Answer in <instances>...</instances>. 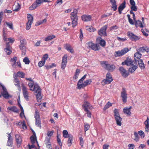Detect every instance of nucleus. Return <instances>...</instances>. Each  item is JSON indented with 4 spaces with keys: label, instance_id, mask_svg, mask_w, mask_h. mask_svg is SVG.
I'll return each mask as SVG.
<instances>
[{
    "label": "nucleus",
    "instance_id": "nucleus-1",
    "mask_svg": "<svg viewBox=\"0 0 149 149\" xmlns=\"http://www.w3.org/2000/svg\"><path fill=\"white\" fill-rule=\"evenodd\" d=\"M28 86L30 88V90L34 91L36 93L35 95L37 100H40L42 98L41 91L40 88L38 84L37 83H34L33 81V82H29L28 84Z\"/></svg>",
    "mask_w": 149,
    "mask_h": 149
},
{
    "label": "nucleus",
    "instance_id": "nucleus-2",
    "mask_svg": "<svg viewBox=\"0 0 149 149\" xmlns=\"http://www.w3.org/2000/svg\"><path fill=\"white\" fill-rule=\"evenodd\" d=\"M102 66L105 69L111 71H113L115 69V66L114 65H110L108 63L107 61H103L101 63Z\"/></svg>",
    "mask_w": 149,
    "mask_h": 149
},
{
    "label": "nucleus",
    "instance_id": "nucleus-3",
    "mask_svg": "<svg viewBox=\"0 0 149 149\" xmlns=\"http://www.w3.org/2000/svg\"><path fill=\"white\" fill-rule=\"evenodd\" d=\"M114 116L116 122L117 124L119 126L121 125V121L122 120V118L120 116L119 113V110L116 109H115L114 111Z\"/></svg>",
    "mask_w": 149,
    "mask_h": 149
},
{
    "label": "nucleus",
    "instance_id": "nucleus-4",
    "mask_svg": "<svg viewBox=\"0 0 149 149\" xmlns=\"http://www.w3.org/2000/svg\"><path fill=\"white\" fill-rule=\"evenodd\" d=\"M88 45L87 47L95 51H98L100 49L99 45L98 44H95L92 41H90L86 43Z\"/></svg>",
    "mask_w": 149,
    "mask_h": 149
},
{
    "label": "nucleus",
    "instance_id": "nucleus-5",
    "mask_svg": "<svg viewBox=\"0 0 149 149\" xmlns=\"http://www.w3.org/2000/svg\"><path fill=\"white\" fill-rule=\"evenodd\" d=\"M35 123L36 125L38 127H41V123L39 115V112L38 111V109H36L35 110Z\"/></svg>",
    "mask_w": 149,
    "mask_h": 149
},
{
    "label": "nucleus",
    "instance_id": "nucleus-6",
    "mask_svg": "<svg viewBox=\"0 0 149 149\" xmlns=\"http://www.w3.org/2000/svg\"><path fill=\"white\" fill-rule=\"evenodd\" d=\"M129 51L128 48L125 47L122 49L121 51H116L114 53V56L117 57L123 56Z\"/></svg>",
    "mask_w": 149,
    "mask_h": 149
},
{
    "label": "nucleus",
    "instance_id": "nucleus-7",
    "mask_svg": "<svg viewBox=\"0 0 149 149\" xmlns=\"http://www.w3.org/2000/svg\"><path fill=\"white\" fill-rule=\"evenodd\" d=\"M28 22L26 24V29L28 30L31 27V24L33 20V17L30 14H28Z\"/></svg>",
    "mask_w": 149,
    "mask_h": 149
},
{
    "label": "nucleus",
    "instance_id": "nucleus-8",
    "mask_svg": "<svg viewBox=\"0 0 149 149\" xmlns=\"http://www.w3.org/2000/svg\"><path fill=\"white\" fill-rule=\"evenodd\" d=\"M121 97L122 98L123 102L125 103L127 101V94L126 89L125 88H123L121 93Z\"/></svg>",
    "mask_w": 149,
    "mask_h": 149
},
{
    "label": "nucleus",
    "instance_id": "nucleus-9",
    "mask_svg": "<svg viewBox=\"0 0 149 149\" xmlns=\"http://www.w3.org/2000/svg\"><path fill=\"white\" fill-rule=\"evenodd\" d=\"M107 25H105L102 27L98 31V33L99 35L101 36H107V34L106 31L107 28Z\"/></svg>",
    "mask_w": 149,
    "mask_h": 149
},
{
    "label": "nucleus",
    "instance_id": "nucleus-10",
    "mask_svg": "<svg viewBox=\"0 0 149 149\" xmlns=\"http://www.w3.org/2000/svg\"><path fill=\"white\" fill-rule=\"evenodd\" d=\"M0 86L2 88V89L3 90V91L1 93L2 96L6 99L8 98L9 97V95L7 92L6 89L2 84H0Z\"/></svg>",
    "mask_w": 149,
    "mask_h": 149
},
{
    "label": "nucleus",
    "instance_id": "nucleus-11",
    "mask_svg": "<svg viewBox=\"0 0 149 149\" xmlns=\"http://www.w3.org/2000/svg\"><path fill=\"white\" fill-rule=\"evenodd\" d=\"M119 70L122 76L124 78L127 77L129 75V72L123 67H120Z\"/></svg>",
    "mask_w": 149,
    "mask_h": 149
},
{
    "label": "nucleus",
    "instance_id": "nucleus-12",
    "mask_svg": "<svg viewBox=\"0 0 149 149\" xmlns=\"http://www.w3.org/2000/svg\"><path fill=\"white\" fill-rule=\"evenodd\" d=\"M22 90L24 97L26 100L29 101V93L27 88L24 85H22Z\"/></svg>",
    "mask_w": 149,
    "mask_h": 149
},
{
    "label": "nucleus",
    "instance_id": "nucleus-13",
    "mask_svg": "<svg viewBox=\"0 0 149 149\" xmlns=\"http://www.w3.org/2000/svg\"><path fill=\"white\" fill-rule=\"evenodd\" d=\"M113 80L111 75L109 73H107L106 75V79L103 80V82H104L105 84H110Z\"/></svg>",
    "mask_w": 149,
    "mask_h": 149
},
{
    "label": "nucleus",
    "instance_id": "nucleus-14",
    "mask_svg": "<svg viewBox=\"0 0 149 149\" xmlns=\"http://www.w3.org/2000/svg\"><path fill=\"white\" fill-rule=\"evenodd\" d=\"M128 36L132 41H136L139 40L140 38L138 36H136L133 33L128 32L127 33Z\"/></svg>",
    "mask_w": 149,
    "mask_h": 149
},
{
    "label": "nucleus",
    "instance_id": "nucleus-15",
    "mask_svg": "<svg viewBox=\"0 0 149 149\" xmlns=\"http://www.w3.org/2000/svg\"><path fill=\"white\" fill-rule=\"evenodd\" d=\"M16 141L18 147H20L22 144V139L19 134H16L15 135Z\"/></svg>",
    "mask_w": 149,
    "mask_h": 149
},
{
    "label": "nucleus",
    "instance_id": "nucleus-16",
    "mask_svg": "<svg viewBox=\"0 0 149 149\" xmlns=\"http://www.w3.org/2000/svg\"><path fill=\"white\" fill-rule=\"evenodd\" d=\"M133 63V61L131 58H127V59L124 62H122V65H126L127 66H129L131 65H134Z\"/></svg>",
    "mask_w": 149,
    "mask_h": 149
},
{
    "label": "nucleus",
    "instance_id": "nucleus-17",
    "mask_svg": "<svg viewBox=\"0 0 149 149\" xmlns=\"http://www.w3.org/2000/svg\"><path fill=\"white\" fill-rule=\"evenodd\" d=\"M126 3L125 1L124 0L123 2L119 6L118 10L120 14L122 13V11L126 7Z\"/></svg>",
    "mask_w": 149,
    "mask_h": 149
},
{
    "label": "nucleus",
    "instance_id": "nucleus-18",
    "mask_svg": "<svg viewBox=\"0 0 149 149\" xmlns=\"http://www.w3.org/2000/svg\"><path fill=\"white\" fill-rule=\"evenodd\" d=\"M8 134V140L7 146H12L13 144V139L10 133Z\"/></svg>",
    "mask_w": 149,
    "mask_h": 149
},
{
    "label": "nucleus",
    "instance_id": "nucleus-19",
    "mask_svg": "<svg viewBox=\"0 0 149 149\" xmlns=\"http://www.w3.org/2000/svg\"><path fill=\"white\" fill-rule=\"evenodd\" d=\"M83 81H79L77 84V88L79 89H81V88H84L86 86V85L84 84V82L83 83Z\"/></svg>",
    "mask_w": 149,
    "mask_h": 149
},
{
    "label": "nucleus",
    "instance_id": "nucleus-20",
    "mask_svg": "<svg viewBox=\"0 0 149 149\" xmlns=\"http://www.w3.org/2000/svg\"><path fill=\"white\" fill-rule=\"evenodd\" d=\"M81 19L83 21L85 22L90 21L91 19V17L90 15H84L81 16Z\"/></svg>",
    "mask_w": 149,
    "mask_h": 149
},
{
    "label": "nucleus",
    "instance_id": "nucleus-21",
    "mask_svg": "<svg viewBox=\"0 0 149 149\" xmlns=\"http://www.w3.org/2000/svg\"><path fill=\"white\" fill-rule=\"evenodd\" d=\"M149 118L148 117L146 120L144 122V124L145 125V132L148 133L149 131Z\"/></svg>",
    "mask_w": 149,
    "mask_h": 149
},
{
    "label": "nucleus",
    "instance_id": "nucleus-22",
    "mask_svg": "<svg viewBox=\"0 0 149 149\" xmlns=\"http://www.w3.org/2000/svg\"><path fill=\"white\" fill-rule=\"evenodd\" d=\"M112 5L111 8L114 11L117 10V5H116V1L115 0H109Z\"/></svg>",
    "mask_w": 149,
    "mask_h": 149
},
{
    "label": "nucleus",
    "instance_id": "nucleus-23",
    "mask_svg": "<svg viewBox=\"0 0 149 149\" xmlns=\"http://www.w3.org/2000/svg\"><path fill=\"white\" fill-rule=\"evenodd\" d=\"M135 27L137 28L138 26L143 28L144 27L143 24V23L140 20H138L135 22Z\"/></svg>",
    "mask_w": 149,
    "mask_h": 149
},
{
    "label": "nucleus",
    "instance_id": "nucleus-24",
    "mask_svg": "<svg viewBox=\"0 0 149 149\" xmlns=\"http://www.w3.org/2000/svg\"><path fill=\"white\" fill-rule=\"evenodd\" d=\"M10 45L9 42H8L6 44V48L4 49V51L6 52L7 54L10 55L12 53V51L10 49Z\"/></svg>",
    "mask_w": 149,
    "mask_h": 149
},
{
    "label": "nucleus",
    "instance_id": "nucleus-25",
    "mask_svg": "<svg viewBox=\"0 0 149 149\" xmlns=\"http://www.w3.org/2000/svg\"><path fill=\"white\" fill-rule=\"evenodd\" d=\"M65 49L71 53H74V49L72 48L70 44H67L65 45Z\"/></svg>",
    "mask_w": 149,
    "mask_h": 149
},
{
    "label": "nucleus",
    "instance_id": "nucleus-26",
    "mask_svg": "<svg viewBox=\"0 0 149 149\" xmlns=\"http://www.w3.org/2000/svg\"><path fill=\"white\" fill-rule=\"evenodd\" d=\"M73 140V136L72 134H70L69 137H68V140L67 141L68 146L70 147L71 146Z\"/></svg>",
    "mask_w": 149,
    "mask_h": 149
},
{
    "label": "nucleus",
    "instance_id": "nucleus-27",
    "mask_svg": "<svg viewBox=\"0 0 149 149\" xmlns=\"http://www.w3.org/2000/svg\"><path fill=\"white\" fill-rule=\"evenodd\" d=\"M132 66H131L129 69V71L131 73H133L138 68V65L136 64L134 65H133Z\"/></svg>",
    "mask_w": 149,
    "mask_h": 149
},
{
    "label": "nucleus",
    "instance_id": "nucleus-28",
    "mask_svg": "<svg viewBox=\"0 0 149 149\" xmlns=\"http://www.w3.org/2000/svg\"><path fill=\"white\" fill-rule=\"evenodd\" d=\"M138 63L139 66L141 69H145L144 64L142 59H139L138 61Z\"/></svg>",
    "mask_w": 149,
    "mask_h": 149
},
{
    "label": "nucleus",
    "instance_id": "nucleus-29",
    "mask_svg": "<svg viewBox=\"0 0 149 149\" xmlns=\"http://www.w3.org/2000/svg\"><path fill=\"white\" fill-rule=\"evenodd\" d=\"M7 109H8L11 111L15 113H19V109L15 106H13L11 107H9Z\"/></svg>",
    "mask_w": 149,
    "mask_h": 149
},
{
    "label": "nucleus",
    "instance_id": "nucleus-30",
    "mask_svg": "<svg viewBox=\"0 0 149 149\" xmlns=\"http://www.w3.org/2000/svg\"><path fill=\"white\" fill-rule=\"evenodd\" d=\"M139 50L143 52H149V48L147 46L142 47H140Z\"/></svg>",
    "mask_w": 149,
    "mask_h": 149
},
{
    "label": "nucleus",
    "instance_id": "nucleus-31",
    "mask_svg": "<svg viewBox=\"0 0 149 149\" xmlns=\"http://www.w3.org/2000/svg\"><path fill=\"white\" fill-rule=\"evenodd\" d=\"M124 113L127 114L128 115L130 116L131 114L130 108H125L123 110Z\"/></svg>",
    "mask_w": 149,
    "mask_h": 149
},
{
    "label": "nucleus",
    "instance_id": "nucleus-32",
    "mask_svg": "<svg viewBox=\"0 0 149 149\" xmlns=\"http://www.w3.org/2000/svg\"><path fill=\"white\" fill-rule=\"evenodd\" d=\"M56 38V36L54 35H52L51 36H49L46 38L45 39V41H47L51 40H52L54 38Z\"/></svg>",
    "mask_w": 149,
    "mask_h": 149
},
{
    "label": "nucleus",
    "instance_id": "nucleus-33",
    "mask_svg": "<svg viewBox=\"0 0 149 149\" xmlns=\"http://www.w3.org/2000/svg\"><path fill=\"white\" fill-rule=\"evenodd\" d=\"M82 106L84 108L85 111L88 109V107L90 106V104L87 102H85Z\"/></svg>",
    "mask_w": 149,
    "mask_h": 149
},
{
    "label": "nucleus",
    "instance_id": "nucleus-34",
    "mask_svg": "<svg viewBox=\"0 0 149 149\" xmlns=\"http://www.w3.org/2000/svg\"><path fill=\"white\" fill-rule=\"evenodd\" d=\"M105 41L102 39V38H100V45L102 47H104L106 45Z\"/></svg>",
    "mask_w": 149,
    "mask_h": 149
},
{
    "label": "nucleus",
    "instance_id": "nucleus-35",
    "mask_svg": "<svg viewBox=\"0 0 149 149\" xmlns=\"http://www.w3.org/2000/svg\"><path fill=\"white\" fill-rule=\"evenodd\" d=\"M137 52L135 53L134 54V58H137L138 59H139L141 56V54L138 52V50L137 49Z\"/></svg>",
    "mask_w": 149,
    "mask_h": 149
},
{
    "label": "nucleus",
    "instance_id": "nucleus-36",
    "mask_svg": "<svg viewBox=\"0 0 149 149\" xmlns=\"http://www.w3.org/2000/svg\"><path fill=\"white\" fill-rule=\"evenodd\" d=\"M112 106V104L109 102H108L104 106L103 110L105 111L107 109L109 108L110 107Z\"/></svg>",
    "mask_w": 149,
    "mask_h": 149
},
{
    "label": "nucleus",
    "instance_id": "nucleus-37",
    "mask_svg": "<svg viewBox=\"0 0 149 149\" xmlns=\"http://www.w3.org/2000/svg\"><path fill=\"white\" fill-rule=\"evenodd\" d=\"M63 136L65 138L69 137L70 134H69L68 131L65 130H63Z\"/></svg>",
    "mask_w": 149,
    "mask_h": 149
},
{
    "label": "nucleus",
    "instance_id": "nucleus-38",
    "mask_svg": "<svg viewBox=\"0 0 149 149\" xmlns=\"http://www.w3.org/2000/svg\"><path fill=\"white\" fill-rule=\"evenodd\" d=\"M38 6L36 3L34 2L33 3L32 5L29 7V9L30 10H33L36 8Z\"/></svg>",
    "mask_w": 149,
    "mask_h": 149
},
{
    "label": "nucleus",
    "instance_id": "nucleus-39",
    "mask_svg": "<svg viewBox=\"0 0 149 149\" xmlns=\"http://www.w3.org/2000/svg\"><path fill=\"white\" fill-rule=\"evenodd\" d=\"M71 18L72 20V21L73 20H77L78 18L77 15H74V14L73 13H71Z\"/></svg>",
    "mask_w": 149,
    "mask_h": 149
},
{
    "label": "nucleus",
    "instance_id": "nucleus-40",
    "mask_svg": "<svg viewBox=\"0 0 149 149\" xmlns=\"http://www.w3.org/2000/svg\"><path fill=\"white\" fill-rule=\"evenodd\" d=\"M17 59V57L16 56H14L11 59L10 61L13 63V64L12 65V66L14 67L16 63V61Z\"/></svg>",
    "mask_w": 149,
    "mask_h": 149
},
{
    "label": "nucleus",
    "instance_id": "nucleus-41",
    "mask_svg": "<svg viewBox=\"0 0 149 149\" xmlns=\"http://www.w3.org/2000/svg\"><path fill=\"white\" fill-rule=\"evenodd\" d=\"M56 65L54 63H53L52 64L50 65H45V67L48 70L49 69L53 67H56Z\"/></svg>",
    "mask_w": 149,
    "mask_h": 149
},
{
    "label": "nucleus",
    "instance_id": "nucleus-42",
    "mask_svg": "<svg viewBox=\"0 0 149 149\" xmlns=\"http://www.w3.org/2000/svg\"><path fill=\"white\" fill-rule=\"evenodd\" d=\"M25 40L24 39H23L20 41L21 44L19 46V47L20 49H22V48L24 49V48L26 47L24 45V42Z\"/></svg>",
    "mask_w": 149,
    "mask_h": 149
},
{
    "label": "nucleus",
    "instance_id": "nucleus-43",
    "mask_svg": "<svg viewBox=\"0 0 149 149\" xmlns=\"http://www.w3.org/2000/svg\"><path fill=\"white\" fill-rule=\"evenodd\" d=\"M30 139L32 144H34L35 143L36 140V135L34 137L33 136H32L30 137Z\"/></svg>",
    "mask_w": 149,
    "mask_h": 149
},
{
    "label": "nucleus",
    "instance_id": "nucleus-44",
    "mask_svg": "<svg viewBox=\"0 0 149 149\" xmlns=\"http://www.w3.org/2000/svg\"><path fill=\"white\" fill-rule=\"evenodd\" d=\"M67 57H68V56H67V54H65L62 57V62L67 63Z\"/></svg>",
    "mask_w": 149,
    "mask_h": 149
},
{
    "label": "nucleus",
    "instance_id": "nucleus-45",
    "mask_svg": "<svg viewBox=\"0 0 149 149\" xmlns=\"http://www.w3.org/2000/svg\"><path fill=\"white\" fill-rule=\"evenodd\" d=\"M17 74L18 76L21 78H24L25 74L22 72L18 71L17 72Z\"/></svg>",
    "mask_w": 149,
    "mask_h": 149
},
{
    "label": "nucleus",
    "instance_id": "nucleus-46",
    "mask_svg": "<svg viewBox=\"0 0 149 149\" xmlns=\"http://www.w3.org/2000/svg\"><path fill=\"white\" fill-rule=\"evenodd\" d=\"M21 8V5L18 3H17V5L15 6V8L14 9V11H17Z\"/></svg>",
    "mask_w": 149,
    "mask_h": 149
},
{
    "label": "nucleus",
    "instance_id": "nucleus-47",
    "mask_svg": "<svg viewBox=\"0 0 149 149\" xmlns=\"http://www.w3.org/2000/svg\"><path fill=\"white\" fill-rule=\"evenodd\" d=\"M23 61L26 64H29L30 62V61L29 58L26 57H25L23 59Z\"/></svg>",
    "mask_w": 149,
    "mask_h": 149
},
{
    "label": "nucleus",
    "instance_id": "nucleus-48",
    "mask_svg": "<svg viewBox=\"0 0 149 149\" xmlns=\"http://www.w3.org/2000/svg\"><path fill=\"white\" fill-rule=\"evenodd\" d=\"M45 61H40L38 64V65L39 67H41L44 65L45 63Z\"/></svg>",
    "mask_w": 149,
    "mask_h": 149
},
{
    "label": "nucleus",
    "instance_id": "nucleus-49",
    "mask_svg": "<svg viewBox=\"0 0 149 149\" xmlns=\"http://www.w3.org/2000/svg\"><path fill=\"white\" fill-rule=\"evenodd\" d=\"M6 24L7 25V26H8L10 29H13V24L12 23H10L7 22H6L4 23V24Z\"/></svg>",
    "mask_w": 149,
    "mask_h": 149
},
{
    "label": "nucleus",
    "instance_id": "nucleus-50",
    "mask_svg": "<svg viewBox=\"0 0 149 149\" xmlns=\"http://www.w3.org/2000/svg\"><path fill=\"white\" fill-rule=\"evenodd\" d=\"M134 135L135 136V138L134 139V140L136 142L138 141L139 138L137 133L136 132H134Z\"/></svg>",
    "mask_w": 149,
    "mask_h": 149
},
{
    "label": "nucleus",
    "instance_id": "nucleus-51",
    "mask_svg": "<svg viewBox=\"0 0 149 149\" xmlns=\"http://www.w3.org/2000/svg\"><path fill=\"white\" fill-rule=\"evenodd\" d=\"M79 139L80 140V144L81 147H82L83 146V144L84 143L83 138L81 137H80L79 138Z\"/></svg>",
    "mask_w": 149,
    "mask_h": 149
},
{
    "label": "nucleus",
    "instance_id": "nucleus-52",
    "mask_svg": "<svg viewBox=\"0 0 149 149\" xmlns=\"http://www.w3.org/2000/svg\"><path fill=\"white\" fill-rule=\"evenodd\" d=\"M138 133L142 138H144V137L145 134L143 131L141 130L139 131H138Z\"/></svg>",
    "mask_w": 149,
    "mask_h": 149
},
{
    "label": "nucleus",
    "instance_id": "nucleus-53",
    "mask_svg": "<svg viewBox=\"0 0 149 149\" xmlns=\"http://www.w3.org/2000/svg\"><path fill=\"white\" fill-rule=\"evenodd\" d=\"M86 86L88 84H90L92 82V80L91 79H89L86 80L84 81Z\"/></svg>",
    "mask_w": 149,
    "mask_h": 149
},
{
    "label": "nucleus",
    "instance_id": "nucleus-54",
    "mask_svg": "<svg viewBox=\"0 0 149 149\" xmlns=\"http://www.w3.org/2000/svg\"><path fill=\"white\" fill-rule=\"evenodd\" d=\"M67 63L62 62L61 64V68L62 70H64L65 68Z\"/></svg>",
    "mask_w": 149,
    "mask_h": 149
},
{
    "label": "nucleus",
    "instance_id": "nucleus-55",
    "mask_svg": "<svg viewBox=\"0 0 149 149\" xmlns=\"http://www.w3.org/2000/svg\"><path fill=\"white\" fill-rule=\"evenodd\" d=\"M77 20H73L72 21V27H74L76 26L77 24Z\"/></svg>",
    "mask_w": 149,
    "mask_h": 149
},
{
    "label": "nucleus",
    "instance_id": "nucleus-56",
    "mask_svg": "<svg viewBox=\"0 0 149 149\" xmlns=\"http://www.w3.org/2000/svg\"><path fill=\"white\" fill-rule=\"evenodd\" d=\"M90 128V125L88 124L85 125L84 126V130L85 132L88 130Z\"/></svg>",
    "mask_w": 149,
    "mask_h": 149
},
{
    "label": "nucleus",
    "instance_id": "nucleus-57",
    "mask_svg": "<svg viewBox=\"0 0 149 149\" xmlns=\"http://www.w3.org/2000/svg\"><path fill=\"white\" fill-rule=\"evenodd\" d=\"M117 39L119 41L124 42L127 39L126 38H121L118 37H117Z\"/></svg>",
    "mask_w": 149,
    "mask_h": 149
},
{
    "label": "nucleus",
    "instance_id": "nucleus-58",
    "mask_svg": "<svg viewBox=\"0 0 149 149\" xmlns=\"http://www.w3.org/2000/svg\"><path fill=\"white\" fill-rule=\"evenodd\" d=\"M57 142L59 145L61 146H62V143L61 142V139L58 137V135L57 136Z\"/></svg>",
    "mask_w": 149,
    "mask_h": 149
},
{
    "label": "nucleus",
    "instance_id": "nucleus-59",
    "mask_svg": "<svg viewBox=\"0 0 149 149\" xmlns=\"http://www.w3.org/2000/svg\"><path fill=\"white\" fill-rule=\"evenodd\" d=\"M131 10L135 11H136L137 10V8L135 5L134 6H131Z\"/></svg>",
    "mask_w": 149,
    "mask_h": 149
},
{
    "label": "nucleus",
    "instance_id": "nucleus-60",
    "mask_svg": "<svg viewBox=\"0 0 149 149\" xmlns=\"http://www.w3.org/2000/svg\"><path fill=\"white\" fill-rule=\"evenodd\" d=\"M85 111L86 112L87 116L90 118H91V112L88 109Z\"/></svg>",
    "mask_w": 149,
    "mask_h": 149
},
{
    "label": "nucleus",
    "instance_id": "nucleus-61",
    "mask_svg": "<svg viewBox=\"0 0 149 149\" xmlns=\"http://www.w3.org/2000/svg\"><path fill=\"white\" fill-rule=\"evenodd\" d=\"M80 38L82 40L83 38V35L81 29H80Z\"/></svg>",
    "mask_w": 149,
    "mask_h": 149
},
{
    "label": "nucleus",
    "instance_id": "nucleus-62",
    "mask_svg": "<svg viewBox=\"0 0 149 149\" xmlns=\"http://www.w3.org/2000/svg\"><path fill=\"white\" fill-rule=\"evenodd\" d=\"M48 57V54H45L44 55L42 59L44 60L43 61H45V62L46 60L47 59Z\"/></svg>",
    "mask_w": 149,
    "mask_h": 149
},
{
    "label": "nucleus",
    "instance_id": "nucleus-63",
    "mask_svg": "<svg viewBox=\"0 0 149 149\" xmlns=\"http://www.w3.org/2000/svg\"><path fill=\"white\" fill-rule=\"evenodd\" d=\"M128 146L129 147V149H134V146L133 144H130L128 145Z\"/></svg>",
    "mask_w": 149,
    "mask_h": 149
},
{
    "label": "nucleus",
    "instance_id": "nucleus-64",
    "mask_svg": "<svg viewBox=\"0 0 149 149\" xmlns=\"http://www.w3.org/2000/svg\"><path fill=\"white\" fill-rule=\"evenodd\" d=\"M109 146V145L104 144L103 146V149H108Z\"/></svg>",
    "mask_w": 149,
    "mask_h": 149
}]
</instances>
